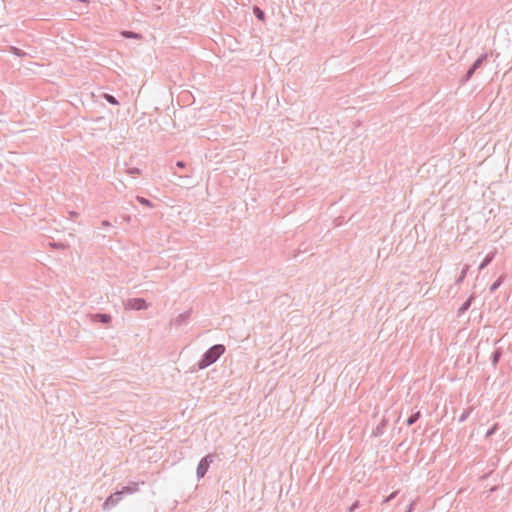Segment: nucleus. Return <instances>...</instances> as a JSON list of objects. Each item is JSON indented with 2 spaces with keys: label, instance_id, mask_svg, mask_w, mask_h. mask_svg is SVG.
<instances>
[{
  "label": "nucleus",
  "instance_id": "obj_1",
  "mask_svg": "<svg viewBox=\"0 0 512 512\" xmlns=\"http://www.w3.org/2000/svg\"><path fill=\"white\" fill-rule=\"evenodd\" d=\"M225 350V346L222 344L212 346L198 362V368L202 370L215 363L224 354Z\"/></svg>",
  "mask_w": 512,
  "mask_h": 512
},
{
  "label": "nucleus",
  "instance_id": "obj_2",
  "mask_svg": "<svg viewBox=\"0 0 512 512\" xmlns=\"http://www.w3.org/2000/svg\"><path fill=\"white\" fill-rule=\"evenodd\" d=\"M213 460H214V455H211V454L206 455L205 457H203L200 460V462L197 466V469H196V475H197L198 479H201L205 476V474L207 473L208 468H209L210 464L213 462Z\"/></svg>",
  "mask_w": 512,
  "mask_h": 512
},
{
  "label": "nucleus",
  "instance_id": "obj_3",
  "mask_svg": "<svg viewBox=\"0 0 512 512\" xmlns=\"http://www.w3.org/2000/svg\"><path fill=\"white\" fill-rule=\"evenodd\" d=\"M124 307L129 310H144L148 308V304L143 298H131L125 302Z\"/></svg>",
  "mask_w": 512,
  "mask_h": 512
},
{
  "label": "nucleus",
  "instance_id": "obj_4",
  "mask_svg": "<svg viewBox=\"0 0 512 512\" xmlns=\"http://www.w3.org/2000/svg\"><path fill=\"white\" fill-rule=\"evenodd\" d=\"M121 500V494L119 491L111 494L104 502L103 504V507L104 509L106 508H109V507H112V506H115L116 504L119 503V501Z\"/></svg>",
  "mask_w": 512,
  "mask_h": 512
},
{
  "label": "nucleus",
  "instance_id": "obj_5",
  "mask_svg": "<svg viewBox=\"0 0 512 512\" xmlns=\"http://www.w3.org/2000/svg\"><path fill=\"white\" fill-rule=\"evenodd\" d=\"M91 320L93 322H101L104 324H108L111 322L112 317L109 314L96 313L91 315Z\"/></svg>",
  "mask_w": 512,
  "mask_h": 512
},
{
  "label": "nucleus",
  "instance_id": "obj_6",
  "mask_svg": "<svg viewBox=\"0 0 512 512\" xmlns=\"http://www.w3.org/2000/svg\"><path fill=\"white\" fill-rule=\"evenodd\" d=\"M139 490L138 482H131L129 485L124 486L119 492L120 494H133Z\"/></svg>",
  "mask_w": 512,
  "mask_h": 512
},
{
  "label": "nucleus",
  "instance_id": "obj_7",
  "mask_svg": "<svg viewBox=\"0 0 512 512\" xmlns=\"http://www.w3.org/2000/svg\"><path fill=\"white\" fill-rule=\"evenodd\" d=\"M495 255H496V251H492V252L488 253L486 255V257L484 258V260L479 265V270H483L488 264H490V262L494 259Z\"/></svg>",
  "mask_w": 512,
  "mask_h": 512
},
{
  "label": "nucleus",
  "instance_id": "obj_8",
  "mask_svg": "<svg viewBox=\"0 0 512 512\" xmlns=\"http://www.w3.org/2000/svg\"><path fill=\"white\" fill-rule=\"evenodd\" d=\"M474 300V296H470L463 304L462 306L459 308L458 310V314L459 315H462L464 314L468 309L469 307L471 306L472 302Z\"/></svg>",
  "mask_w": 512,
  "mask_h": 512
},
{
  "label": "nucleus",
  "instance_id": "obj_9",
  "mask_svg": "<svg viewBox=\"0 0 512 512\" xmlns=\"http://www.w3.org/2000/svg\"><path fill=\"white\" fill-rule=\"evenodd\" d=\"M469 268H470V266L468 264L464 265V267L462 268V271L460 273V276L456 280L457 284H460L461 282H463V280L465 279V277L469 271Z\"/></svg>",
  "mask_w": 512,
  "mask_h": 512
},
{
  "label": "nucleus",
  "instance_id": "obj_10",
  "mask_svg": "<svg viewBox=\"0 0 512 512\" xmlns=\"http://www.w3.org/2000/svg\"><path fill=\"white\" fill-rule=\"evenodd\" d=\"M488 55L486 53L482 54L472 65L474 69H478L482 63L487 59Z\"/></svg>",
  "mask_w": 512,
  "mask_h": 512
},
{
  "label": "nucleus",
  "instance_id": "obj_11",
  "mask_svg": "<svg viewBox=\"0 0 512 512\" xmlns=\"http://www.w3.org/2000/svg\"><path fill=\"white\" fill-rule=\"evenodd\" d=\"M122 36L125 38H132V39H141L142 36L138 33L132 32V31H123Z\"/></svg>",
  "mask_w": 512,
  "mask_h": 512
},
{
  "label": "nucleus",
  "instance_id": "obj_12",
  "mask_svg": "<svg viewBox=\"0 0 512 512\" xmlns=\"http://www.w3.org/2000/svg\"><path fill=\"white\" fill-rule=\"evenodd\" d=\"M253 12L255 14V16L260 20V21H264L265 20V14L264 12L257 6H255L253 8Z\"/></svg>",
  "mask_w": 512,
  "mask_h": 512
},
{
  "label": "nucleus",
  "instance_id": "obj_13",
  "mask_svg": "<svg viewBox=\"0 0 512 512\" xmlns=\"http://www.w3.org/2000/svg\"><path fill=\"white\" fill-rule=\"evenodd\" d=\"M136 200L143 206H146V207H153V204L151 203L150 200L144 198V197H141V196H137L136 197Z\"/></svg>",
  "mask_w": 512,
  "mask_h": 512
},
{
  "label": "nucleus",
  "instance_id": "obj_14",
  "mask_svg": "<svg viewBox=\"0 0 512 512\" xmlns=\"http://www.w3.org/2000/svg\"><path fill=\"white\" fill-rule=\"evenodd\" d=\"M420 417V412H416L415 414L411 415L408 419H407V425L408 426H411L412 424H414Z\"/></svg>",
  "mask_w": 512,
  "mask_h": 512
},
{
  "label": "nucleus",
  "instance_id": "obj_15",
  "mask_svg": "<svg viewBox=\"0 0 512 512\" xmlns=\"http://www.w3.org/2000/svg\"><path fill=\"white\" fill-rule=\"evenodd\" d=\"M503 282V277H499L490 287V291H496Z\"/></svg>",
  "mask_w": 512,
  "mask_h": 512
},
{
  "label": "nucleus",
  "instance_id": "obj_16",
  "mask_svg": "<svg viewBox=\"0 0 512 512\" xmlns=\"http://www.w3.org/2000/svg\"><path fill=\"white\" fill-rule=\"evenodd\" d=\"M104 99H106L109 103L113 105H118L119 102L116 100V98L110 94H104Z\"/></svg>",
  "mask_w": 512,
  "mask_h": 512
},
{
  "label": "nucleus",
  "instance_id": "obj_17",
  "mask_svg": "<svg viewBox=\"0 0 512 512\" xmlns=\"http://www.w3.org/2000/svg\"><path fill=\"white\" fill-rule=\"evenodd\" d=\"M498 429V423H495L487 432H486V437L489 438L491 437L495 432L496 430Z\"/></svg>",
  "mask_w": 512,
  "mask_h": 512
},
{
  "label": "nucleus",
  "instance_id": "obj_18",
  "mask_svg": "<svg viewBox=\"0 0 512 512\" xmlns=\"http://www.w3.org/2000/svg\"><path fill=\"white\" fill-rule=\"evenodd\" d=\"M398 491H394L392 492L389 496H387L383 501H382V504H386L388 503L389 501H391L392 499H394L397 495Z\"/></svg>",
  "mask_w": 512,
  "mask_h": 512
},
{
  "label": "nucleus",
  "instance_id": "obj_19",
  "mask_svg": "<svg viewBox=\"0 0 512 512\" xmlns=\"http://www.w3.org/2000/svg\"><path fill=\"white\" fill-rule=\"evenodd\" d=\"M471 411H472V408H469L468 410H466V411H465V412L460 416L459 421H460V422H464V421L468 418V416H469V414L471 413Z\"/></svg>",
  "mask_w": 512,
  "mask_h": 512
},
{
  "label": "nucleus",
  "instance_id": "obj_20",
  "mask_svg": "<svg viewBox=\"0 0 512 512\" xmlns=\"http://www.w3.org/2000/svg\"><path fill=\"white\" fill-rule=\"evenodd\" d=\"M476 69H474L472 66L471 68L467 71L466 73V76H465V81H468L472 76L473 74L475 73Z\"/></svg>",
  "mask_w": 512,
  "mask_h": 512
},
{
  "label": "nucleus",
  "instance_id": "obj_21",
  "mask_svg": "<svg viewBox=\"0 0 512 512\" xmlns=\"http://www.w3.org/2000/svg\"><path fill=\"white\" fill-rule=\"evenodd\" d=\"M358 506H359V502H358V501L354 502V503L350 506V508H349V512H354V511L358 508Z\"/></svg>",
  "mask_w": 512,
  "mask_h": 512
},
{
  "label": "nucleus",
  "instance_id": "obj_22",
  "mask_svg": "<svg viewBox=\"0 0 512 512\" xmlns=\"http://www.w3.org/2000/svg\"><path fill=\"white\" fill-rule=\"evenodd\" d=\"M128 173L129 174H139L140 173V170L138 168H130L128 170Z\"/></svg>",
  "mask_w": 512,
  "mask_h": 512
},
{
  "label": "nucleus",
  "instance_id": "obj_23",
  "mask_svg": "<svg viewBox=\"0 0 512 512\" xmlns=\"http://www.w3.org/2000/svg\"><path fill=\"white\" fill-rule=\"evenodd\" d=\"M101 225H102L103 227H110V226H111V223H110L109 221H107V220H103V221L101 222Z\"/></svg>",
  "mask_w": 512,
  "mask_h": 512
},
{
  "label": "nucleus",
  "instance_id": "obj_24",
  "mask_svg": "<svg viewBox=\"0 0 512 512\" xmlns=\"http://www.w3.org/2000/svg\"><path fill=\"white\" fill-rule=\"evenodd\" d=\"M499 356H500V354H499L498 352H496V353L494 354V357H493V362H494V363H497V362H498V360H499Z\"/></svg>",
  "mask_w": 512,
  "mask_h": 512
},
{
  "label": "nucleus",
  "instance_id": "obj_25",
  "mask_svg": "<svg viewBox=\"0 0 512 512\" xmlns=\"http://www.w3.org/2000/svg\"><path fill=\"white\" fill-rule=\"evenodd\" d=\"M176 166L179 167V168H184L185 167V163L183 161H178L176 163Z\"/></svg>",
  "mask_w": 512,
  "mask_h": 512
},
{
  "label": "nucleus",
  "instance_id": "obj_26",
  "mask_svg": "<svg viewBox=\"0 0 512 512\" xmlns=\"http://www.w3.org/2000/svg\"><path fill=\"white\" fill-rule=\"evenodd\" d=\"M13 52L18 56L23 55V53H21V51L18 48H13Z\"/></svg>",
  "mask_w": 512,
  "mask_h": 512
},
{
  "label": "nucleus",
  "instance_id": "obj_27",
  "mask_svg": "<svg viewBox=\"0 0 512 512\" xmlns=\"http://www.w3.org/2000/svg\"><path fill=\"white\" fill-rule=\"evenodd\" d=\"M413 508H414V502H412V503L408 506V508H407L406 512H412V511H413Z\"/></svg>",
  "mask_w": 512,
  "mask_h": 512
},
{
  "label": "nucleus",
  "instance_id": "obj_28",
  "mask_svg": "<svg viewBox=\"0 0 512 512\" xmlns=\"http://www.w3.org/2000/svg\"><path fill=\"white\" fill-rule=\"evenodd\" d=\"M69 215H70V217L75 218V217H78L79 214L75 211H71V212H69Z\"/></svg>",
  "mask_w": 512,
  "mask_h": 512
},
{
  "label": "nucleus",
  "instance_id": "obj_29",
  "mask_svg": "<svg viewBox=\"0 0 512 512\" xmlns=\"http://www.w3.org/2000/svg\"><path fill=\"white\" fill-rule=\"evenodd\" d=\"M52 246L55 248H64L63 244H52Z\"/></svg>",
  "mask_w": 512,
  "mask_h": 512
}]
</instances>
